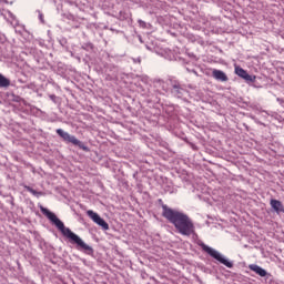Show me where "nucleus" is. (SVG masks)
Wrapping results in <instances>:
<instances>
[{
	"label": "nucleus",
	"mask_w": 284,
	"mask_h": 284,
	"mask_svg": "<svg viewBox=\"0 0 284 284\" xmlns=\"http://www.w3.org/2000/svg\"><path fill=\"white\" fill-rule=\"evenodd\" d=\"M140 26H145V22L143 20H139Z\"/></svg>",
	"instance_id": "nucleus-16"
},
{
	"label": "nucleus",
	"mask_w": 284,
	"mask_h": 284,
	"mask_svg": "<svg viewBox=\"0 0 284 284\" xmlns=\"http://www.w3.org/2000/svg\"><path fill=\"white\" fill-rule=\"evenodd\" d=\"M24 189L27 190V192H30V194H32L33 196H41V192H38L37 190L32 189L31 186H24Z\"/></svg>",
	"instance_id": "nucleus-12"
},
{
	"label": "nucleus",
	"mask_w": 284,
	"mask_h": 284,
	"mask_svg": "<svg viewBox=\"0 0 284 284\" xmlns=\"http://www.w3.org/2000/svg\"><path fill=\"white\" fill-rule=\"evenodd\" d=\"M0 88H10V79L0 73Z\"/></svg>",
	"instance_id": "nucleus-11"
},
{
	"label": "nucleus",
	"mask_w": 284,
	"mask_h": 284,
	"mask_svg": "<svg viewBox=\"0 0 284 284\" xmlns=\"http://www.w3.org/2000/svg\"><path fill=\"white\" fill-rule=\"evenodd\" d=\"M87 216H89V219H91V221H93V223L99 225L102 230L104 231L110 230V224H108V222H105V220H103L102 216L99 215V213L92 210H89L87 211Z\"/></svg>",
	"instance_id": "nucleus-6"
},
{
	"label": "nucleus",
	"mask_w": 284,
	"mask_h": 284,
	"mask_svg": "<svg viewBox=\"0 0 284 284\" xmlns=\"http://www.w3.org/2000/svg\"><path fill=\"white\" fill-rule=\"evenodd\" d=\"M39 19H40V21L43 22V13H40V14H39Z\"/></svg>",
	"instance_id": "nucleus-15"
},
{
	"label": "nucleus",
	"mask_w": 284,
	"mask_h": 284,
	"mask_svg": "<svg viewBox=\"0 0 284 284\" xmlns=\"http://www.w3.org/2000/svg\"><path fill=\"white\" fill-rule=\"evenodd\" d=\"M201 247H202L203 252L209 254V256H211V258H214L215 261H217V263L225 265V267H229L230 270H232V267H234V262L226 258L223 254H221V252L206 245L205 243H202Z\"/></svg>",
	"instance_id": "nucleus-3"
},
{
	"label": "nucleus",
	"mask_w": 284,
	"mask_h": 284,
	"mask_svg": "<svg viewBox=\"0 0 284 284\" xmlns=\"http://www.w3.org/2000/svg\"><path fill=\"white\" fill-rule=\"evenodd\" d=\"M270 205H271L272 210H274L276 212V214H281V212H284L283 202H281L278 200L272 199L270 202Z\"/></svg>",
	"instance_id": "nucleus-9"
},
{
	"label": "nucleus",
	"mask_w": 284,
	"mask_h": 284,
	"mask_svg": "<svg viewBox=\"0 0 284 284\" xmlns=\"http://www.w3.org/2000/svg\"><path fill=\"white\" fill-rule=\"evenodd\" d=\"M248 270H251V272H255V274H257L258 276H262V277L267 276V271H265V268L256 264L248 265Z\"/></svg>",
	"instance_id": "nucleus-10"
},
{
	"label": "nucleus",
	"mask_w": 284,
	"mask_h": 284,
	"mask_svg": "<svg viewBox=\"0 0 284 284\" xmlns=\"http://www.w3.org/2000/svg\"><path fill=\"white\" fill-rule=\"evenodd\" d=\"M82 50H87V52H90V50H94V44H92V42L83 43Z\"/></svg>",
	"instance_id": "nucleus-13"
},
{
	"label": "nucleus",
	"mask_w": 284,
	"mask_h": 284,
	"mask_svg": "<svg viewBox=\"0 0 284 284\" xmlns=\"http://www.w3.org/2000/svg\"><path fill=\"white\" fill-rule=\"evenodd\" d=\"M212 77L215 79V81H221V83H225L230 81V78H227V74H225L223 71L214 69L212 71Z\"/></svg>",
	"instance_id": "nucleus-8"
},
{
	"label": "nucleus",
	"mask_w": 284,
	"mask_h": 284,
	"mask_svg": "<svg viewBox=\"0 0 284 284\" xmlns=\"http://www.w3.org/2000/svg\"><path fill=\"white\" fill-rule=\"evenodd\" d=\"M235 74H237V77H241V79H244V81H247L248 83H254L256 81L255 75H250V73H247V71H245V69L241 67H235Z\"/></svg>",
	"instance_id": "nucleus-7"
},
{
	"label": "nucleus",
	"mask_w": 284,
	"mask_h": 284,
	"mask_svg": "<svg viewBox=\"0 0 284 284\" xmlns=\"http://www.w3.org/2000/svg\"><path fill=\"white\" fill-rule=\"evenodd\" d=\"M171 94L172 97H175V99H183V97H185V92H187V90H185V88L182 85L181 82H179V80H171Z\"/></svg>",
	"instance_id": "nucleus-5"
},
{
	"label": "nucleus",
	"mask_w": 284,
	"mask_h": 284,
	"mask_svg": "<svg viewBox=\"0 0 284 284\" xmlns=\"http://www.w3.org/2000/svg\"><path fill=\"white\" fill-rule=\"evenodd\" d=\"M50 99H54V95H50Z\"/></svg>",
	"instance_id": "nucleus-17"
},
{
	"label": "nucleus",
	"mask_w": 284,
	"mask_h": 284,
	"mask_svg": "<svg viewBox=\"0 0 284 284\" xmlns=\"http://www.w3.org/2000/svg\"><path fill=\"white\" fill-rule=\"evenodd\" d=\"M134 63H141V58L133 59Z\"/></svg>",
	"instance_id": "nucleus-14"
},
{
	"label": "nucleus",
	"mask_w": 284,
	"mask_h": 284,
	"mask_svg": "<svg viewBox=\"0 0 284 284\" xmlns=\"http://www.w3.org/2000/svg\"><path fill=\"white\" fill-rule=\"evenodd\" d=\"M158 203L162 207V216L166 219L171 225H174L175 230L182 236H194L196 234V227L190 215L181 212L176 209H172L163 203L162 199L158 200Z\"/></svg>",
	"instance_id": "nucleus-1"
},
{
	"label": "nucleus",
	"mask_w": 284,
	"mask_h": 284,
	"mask_svg": "<svg viewBox=\"0 0 284 284\" xmlns=\"http://www.w3.org/2000/svg\"><path fill=\"white\" fill-rule=\"evenodd\" d=\"M57 134L61 136L64 143H71L75 148H79V150H83V152H90V148L85 145L84 142H81L77 136L63 131V129H58Z\"/></svg>",
	"instance_id": "nucleus-4"
},
{
	"label": "nucleus",
	"mask_w": 284,
	"mask_h": 284,
	"mask_svg": "<svg viewBox=\"0 0 284 284\" xmlns=\"http://www.w3.org/2000/svg\"><path fill=\"white\" fill-rule=\"evenodd\" d=\"M40 212H42V214H44V216H47V219H49V221H51V223L55 225V227L61 232L62 235L65 236V239L69 240L70 243H72V245H75L79 252H83L88 256L94 255V248H92V246L83 242L81 236L72 232L70 227H65V224H63V222L59 217H57V214L52 213V211L43 206H40Z\"/></svg>",
	"instance_id": "nucleus-2"
}]
</instances>
